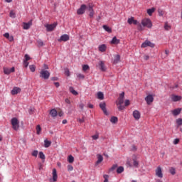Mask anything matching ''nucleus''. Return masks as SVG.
<instances>
[{
  "mask_svg": "<svg viewBox=\"0 0 182 182\" xmlns=\"http://www.w3.org/2000/svg\"><path fill=\"white\" fill-rule=\"evenodd\" d=\"M169 172L172 176H174L176 174V168H174L173 167H171L169 168Z\"/></svg>",
  "mask_w": 182,
  "mask_h": 182,
  "instance_id": "34",
  "label": "nucleus"
},
{
  "mask_svg": "<svg viewBox=\"0 0 182 182\" xmlns=\"http://www.w3.org/2000/svg\"><path fill=\"white\" fill-rule=\"evenodd\" d=\"M123 103H124V92L119 95L118 100L116 101L117 106H119V105H122Z\"/></svg>",
  "mask_w": 182,
  "mask_h": 182,
  "instance_id": "3",
  "label": "nucleus"
},
{
  "mask_svg": "<svg viewBox=\"0 0 182 182\" xmlns=\"http://www.w3.org/2000/svg\"><path fill=\"white\" fill-rule=\"evenodd\" d=\"M141 24L143 25V26H146V28H151V26H153L151 21L149 18H145L142 20Z\"/></svg>",
  "mask_w": 182,
  "mask_h": 182,
  "instance_id": "4",
  "label": "nucleus"
},
{
  "mask_svg": "<svg viewBox=\"0 0 182 182\" xmlns=\"http://www.w3.org/2000/svg\"><path fill=\"white\" fill-rule=\"evenodd\" d=\"M119 62H120V55H114L113 63L114 65H117V63Z\"/></svg>",
  "mask_w": 182,
  "mask_h": 182,
  "instance_id": "24",
  "label": "nucleus"
},
{
  "mask_svg": "<svg viewBox=\"0 0 182 182\" xmlns=\"http://www.w3.org/2000/svg\"><path fill=\"white\" fill-rule=\"evenodd\" d=\"M68 171H73V166L72 165H68Z\"/></svg>",
  "mask_w": 182,
  "mask_h": 182,
  "instance_id": "51",
  "label": "nucleus"
},
{
  "mask_svg": "<svg viewBox=\"0 0 182 182\" xmlns=\"http://www.w3.org/2000/svg\"><path fill=\"white\" fill-rule=\"evenodd\" d=\"M86 8L87 6L85 4L81 5L80 8L78 9L77 11V15H83V14H85V11H86Z\"/></svg>",
  "mask_w": 182,
  "mask_h": 182,
  "instance_id": "9",
  "label": "nucleus"
},
{
  "mask_svg": "<svg viewBox=\"0 0 182 182\" xmlns=\"http://www.w3.org/2000/svg\"><path fill=\"white\" fill-rule=\"evenodd\" d=\"M94 16H95V11L92 10V11H90V14H89L90 18H93Z\"/></svg>",
  "mask_w": 182,
  "mask_h": 182,
  "instance_id": "50",
  "label": "nucleus"
},
{
  "mask_svg": "<svg viewBox=\"0 0 182 182\" xmlns=\"http://www.w3.org/2000/svg\"><path fill=\"white\" fill-rule=\"evenodd\" d=\"M68 161L69 163L72 164L75 161V158L72 155H70L68 158Z\"/></svg>",
  "mask_w": 182,
  "mask_h": 182,
  "instance_id": "33",
  "label": "nucleus"
},
{
  "mask_svg": "<svg viewBox=\"0 0 182 182\" xmlns=\"http://www.w3.org/2000/svg\"><path fill=\"white\" fill-rule=\"evenodd\" d=\"M180 113H181V108H177L172 111V114L173 116H178Z\"/></svg>",
  "mask_w": 182,
  "mask_h": 182,
  "instance_id": "19",
  "label": "nucleus"
},
{
  "mask_svg": "<svg viewBox=\"0 0 182 182\" xmlns=\"http://www.w3.org/2000/svg\"><path fill=\"white\" fill-rule=\"evenodd\" d=\"M128 23L129 25H132L133 23V25H137V20H134V17H131L129 18H128Z\"/></svg>",
  "mask_w": 182,
  "mask_h": 182,
  "instance_id": "18",
  "label": "nucleus"
},
{
  "mask_svg": "<svg viewBox=\"0 0 182 182\" xmlns=\"http://www.w3.org/2000/svg\"><path fill=\"white\" fill-rule=\"evenodd\" d=\"M16 14H15V12L14 11H10V18H16Z\"/></svg>",
  "mask_w": 182,
  "mask_h": 182,
  "instance_id": "45",
  "label": "nucleus"
},
{
  "mask_svg": "<svg viewBox=\"0 0 182 182\" xmlns=\"http://www.w3.org/2000/svg\"><path fill=\"white\" fill-rule=\"evenodd\" d=\"M57 26V23H54L53 24H46L45 28H46L47 32H52V31H53Z\"/></svg>",
  "mask_w": 182,
  "mask_h": 182,
  "instance_id": "5",
  "label": "nucleus"
},
{
  "mask_svg": "<svg viewBox=\"0 0 182 182\" xmlns=\"http://www.w3.org/2000/svg\"><path fill=\"white\" fill-rule=\"evenodd\" d=\"M3 70L4 75H10V73H14V72H15V67H12L11 68L4 67Z\"/></svg>",
  "mask_w": 182,
  "mask_h": 182,
  "instance_id": "6",
  "label": "nucleus"
},
{
  "mask_svg": "<svg viewBox=\"0 0 182 182\" xmlns=\"http://www.w3.org/2000/svg\"><path fill=\"white\" fill-rule=\"evenodd\" d=\"M90 68L87 65H82V70L84 72H86V70H89Z\"/></svg>",
  "mask_w": 182,
  "mask_h": 182,
  "instance_id": "43",
  "label": "nucleus"
},
{
  "mask_svg": "<svg viewBox=\"0 0 182 182\" xmlns=\"http://www.w3.org/2000/svg\"><path fill=\"white\" fill-rule=\"evenodd\" d=\"M118 121V119L117 117H112L110 119L111 123H113L114 124H116V122Z\"/></svg>",
  "mask_w": 182,
  "mask_h": 182,
  "instance_id": "32",
  "label": "nucleus"
},
{
  "mask_svg": "<svg viewBox=\"0 0 182 182\" xmlns=\"http://www.w3.org/2000/svg\"><path fill=\"white\" fill-rule=\"evenodd\" d=\"M50 144H52V142L50 141H48L47 139L44 141V147L48 148L50 146Z\"/></svg>",
  "mask_w": 182,
  "mask_h": 182,
  "instance_id": "29",
  "label": "nucleus"
},
{
  "mask_svg": "<svg viewBox=\"0 0 182 182\" xmlns=\"http://www.w3.org/2000/svg\"><path fill=\"white\" fill-rule=\"evenodd\" d=\"M53 181L54 182L58 181V172L56 171V168L53 169Z\"/></svg>",
  "mask_w": 182,
  "mask_h": 182,
  "instance_id": "17",
  "label": "nucleus"
},
{
  "mask_svg": "<svg viewBox=\"0 0 182 182\" xmlns=\"http://www.w3.org/2000/svg\"><path fill=\"white\" fill-rule=\"evenodd\" d=\"M171 100H173V102H179V100H181V97L178 95H172Z\"/></svg>",
  "mask_w": 182,
  "mask_h": 182,
  "instance_id": "21",
  "label": "nucleus"
},
{
  "mask_svg": "<svg viewBox=\"0 0 182 182\" xmlns=\"http://www.w3.org/2000/svg\"><path fill=\"white\" fill-rule=\"evenodd\" d=\"M120 43V40L117 39V38L114 37L111 41L112 45H117Z\"/></svg>",
  "mask_w": 182,
  "mask_h": 182,
  "instance_id": "25",
  "label": "nucleus"
},
{
  "mask_svg": "<svg viewBox=\"0 0 182 182\" xmlns=\"http://www.w3.org/2000/svg\"><path fill=\"white\" fill-rule=\"evenodd\" d=\"M43 69L45 70H48V69H49V66H48V65H46V64H44L43 65Z\"/></svg>",
  "mask_w": 182,
  "mask_h": 182,
  "instance_id": "60",
  "label": "nucleus"
},
{
  "mask_svg": "<svg viewBox=\"0 0 182 182\" xmlns=\"http://www.w3.org/2000/svg\"><path fill=\"white\" fill-rule=\"evenodd\" d=\"M23 65L24 68H28V66H29V63L28 61H23Z\"/></svg>",
  "mask_w": 182,
  "mask_h": 182,
  "instance_id": "54",
  "label": "nucleus"
},
{
  "mask_svg": "<svg viewBox=\"0 0 182 182\" xmlns=\"http://www.w3.org/2000/svg\"><path fill=\"white\" fill-rule=\"evenodd\" d=\"M28 60H31V57L28 54H26L24 61L28 62Z\"/></svg>",
  "mask_w": 182,
  "mask_h": 182,
  "instance_id": "49",
  "label": "nucleus"
},
{
  "mask_svg": "<svg viewBox=\"0 0 182 182\" xmlns=\"http://www.w3.org/2000/svg\"><path fill=\"white\" fill-rule=\"evenodd\" d=\"M79 107H80V109L83 110V107H85V105H83V103H81V104H80Z\"/></svg>",
  "mask_w": 182,
  "mask_h": 182,
  "instance_id": "61",
  "label": "nucleus"
},
{
  "mask_svg": "<svg viewBox=\"0 0 182 182\" xmlns=\"http://www.w3.org/2000/svg\"><path fill=\"white\" fill-rule=\"evenodd\" d=\"M54 85L55 87H59V86H60V84H59V82H54Z\"/></svg>",
  "mask_w": 182,
  "mask_h": 182,
  "instance_id": "64",
  "label": "nucleus"
},
{
  "mask_svg": "<svg viewBox=\"0 0 182 182\" xmlns=\"http://www.w3.org/2000/svg\"><path fill=\"white\" fill-rule=\"evenodd\" d=\"M178 143H180V139H175L173 141V144H178Z\"/></svg>",
  "mask_w": 182,
  "mask_h": 182,
  "instance_id": "55",
  "label": "nucleus"
},
{
  "mask_svg": "<svg viewBox=\"0 0 182 182\" xmlns=\"http://www.w3.org/2000/svg\"><path fill=\"white\" fill-rule=\"evenodd\" d=\"M76 76L77 77H78V79H85V75L81 74V73H76Z\"/></svg>",
  "mask_w": 182,
  "mask_h": 182,
  "instance_id": "36",
  "label": "nucleus"
},
{
  "mask_svg": "<svg viewBox=\"0 0 182 182\" xmlns=\"http://www.w3.org/2000/svg\"><path fill=\"white\" fill-rule=\"evenodd\" d=\"M36 132L37 134H41V132H42V128H41V125H37Z\"/></svg>",
  "mask_w": 182,
  "mask_h": 182,
  "instance_id": "37",
  "label": "nucleus"
},
{
  "mask_svg": "<svg viewBox=\"0 0 182 182\" xmlns=\"http://www.w3.org/2000/svg\"><path fill=\"white\" fill-rule=\"evenodd\" d=\"M50 114L52 117H56V116H58V111H56L55 109H53L50 110Z\"/></svg>",
  "mask_w": 182,
  "mask_h": 182,
  "instance_id": "22",
  "label": "nucleus"
},
{
  "mask_svg": "<svg viewBox=\"0 0 182 182\" xmlns=\"http://www.w3.org/2000/svg\"><path fill=\"white\" fill-rule=\"evenodd\" d=\"M145 101L147 105H150L152 102H154V97L151 95H149L145 97Z\"/></svg>",
  "mask_w": 182,
  "mask_h": 182,
  "instance_id": "12",
  "label": "nucleus"
},
{
  "mask_svg": "<svg viewBox=\"0 0 182 182\" xmlns=\"http://www.w3.org/2000/svg\"><path fill=\"white\" fill-rule=\"evenodd\" d=\"M124 105H125L126 107L129 106L130 105V100H126L125 102H124Z\"/></svg>",
  "mask_w": 182,
  "mask_h": 182,
  "instance_id": "52",
  "label": "nucleus"
},
{
  "mask_svg": "<svg viewBox=\"0 0 182 182\" xmlns=\"http://www.w3.org/2000/svg\"><path fill=\"white\" fill-rule=\"evenodd\" d=\"M154 11H156V9L155 8H151V9H149L147 10V14L148 15H149V16H151L154 12Z\"/></svg>",
  "mask_w": 182,
  "mask_h": 182,
  "instance_id": "27",
  "label": "nucleus"
},
{
  "mask_svg": "<svg viewBox=\"0 0 182 182\" xmlns=\"http://www.w3.org/2000/svg\"><path fill=\"white\" fill-rule=\"evenodd\" d=\"M50 77V73L47 70L42 69L40 72V77L42 79H45V80H48L49 77Z\"/></svg>",
  "mask_w": 182,
  "mask_h": 182,
  "instance_id": "1",
  "label": "nucleus"
},
{
  "mask_svg": "<svg viewBox=\"0 0 182 182\" xmlns=\"http://www.w3.org/2000/svg\"><path fill=\"white\" fill-rule=\"evenodd\" d=\"M100 107L106 116L109 114V113H107V109H106V102H101L100 104Z\"/></svg>",
  "mask_w": 182,
  "mask_h": 182,
  "instance_id": "10",
  "label": "nucleus"
},
{
  "mask_svg": "<svg viewBox=\"0 0 182 182\" xmlns=\"http://www.w3.org/2000/svg\"><path fill=\"white\" fill-rule=\"evenodd\" d=\"M65 75H67V76H70V74L69 73V70H65Z\"/></svg>",
  "mask_w": 182,
  "mask_h": 182,
  "instance_id": "63",
  "label": "nucleus"
},
{
  "mask_svg": "<svg viewBox=\"0 0 182 182\" xmlns=\"http://www.w3.org/2000/svg\"><path fill=\"white\" fill-rule=\"evenodd\" d=\"M164 28H165L166 31H168L171 28L170 26H168V24H167V23H165Z\"/></svg>",
  "mask_w": 182,
  "mask_h": 182,
  "instance_id": "53",
  "label": "nucleus"
},
{
  "mask_svg": "<svg viewBox=\"0 0 182 182\" xmlns=\"http://www.w3.org/2000/svg\"><path fill=\"white\" fill-rule=\"evenodd\" d=\"M92 139L93 140H97V139H99V134L97 133V134H95V135H92Z\"/></svg>",
  "mask_w": 182,
  "mask_h": 182,
  "instance_id": "44",
  "label": "nucleus"
},
{
  "mask_svg": "<svg viewBox=\"0 0 182 182\" xmlns=\"http://www.w3.org/2000/svg\"><path fill=\"white\" fill-rule=\"evenodd\" d=\"M155 174L156 177H159V178H163V171L161 170V167L158 166L156 169L155 170Z\"/></svg>",
  "mask_w": 182,
  "mask_h": 182,
  "instance_id": "8",
  "label": "nucleus"
},
{
  "mask_svg": "<svg viewBox=\"0 0 182 182\" xmlns=\"http://www.w3.org/2000/svg\"><path fill=\"white\" fill-rule=\"evenodd\" d=\"M37 43H38V46H39V47H42L44 45L43 41L42 40L37 41Z\"/></svg>",
  "mask_w": 182,
  "mask_h": 182,
  "instance_id": "40",
  "label": "nucleus"
},
{
  "mask_svg": "<svg viewBox=\"0 0 182 182\" xmlns=\"http://www.w3.org/2000/svg\"><path fill=\"white\" fill-rule=\"evenodd\" d=\"M69 90L72 95H74V96H77L78 93L76 90L73 88V87H70Z\"/></svg>",
  "mask_w": 182,
  "mask_h": 182,
  "instance_id": "26",
  "label": "nucleus"
},
{
  "mask_svg": "<svg viewBox=\"0 0 182 182\" xmlns=\"http://www.w3.org/2000/svg\"><path fill=\"white\" fill-rule=\"evenodd\" d=\"M70 37L68 34H64L60 36V38L58 39V42H68L69 41Z\"/></svg>",
  "mask_w": 182,
  "mask_h": 182,
  "instance_id": "11",
  "label": "nucleus"
},
{
  "mask_svg": "<svg viewBox=\"0 0 182 182\" xmlns=\"http://www.w3.org/2000/svg\"><path fill=\"white\" fill-rule=\"evenodd\" d=\"M89 12L92 11H94L93 10V4H88V8H87Z\"/></svg>",
  "mask_w": 182,
  "mask_h": 182,
  "instance_id": "38",
  "label": "nucleus"
},
{
  "mask_svg": "<svg viewBox=\"0 0 182 182\" xmlns=\"http://www.w3.org/2000/svg\"><path fill=\"white\" fill-rule=\"evenodd\" d=\"M103 29H105V31H106L107 32H108L109 33H112V28H110L109 26L104 25L102 26Z\"/></svg>",
  "mask_w": 182,
  "mask_h": 182,
  "instance_id": "31",
  "label": "nucleus"
},
{
  "mask_svg": "<svg viewBox=\"0 0 182 182\" xmlns=\"http://www.w3.org/2000/svg\"><path fill=\"white\" fill-rule=\"evenodd\" d=\"M38 168L39 170H43V164H38Z\"/></svg>",
  "mask_w": 182,
  "mask_h": 182,
  "instance_id": "57",
  "label": "nucleus"
},
{
  "mask_svg": "<svg viewBox=\"0 0 182 182\" xmlns=\"http://www.w3.org/2000/svg\"><path fill=\"white\" fill-rule=\"evenodd\" d=\"M11 123L14 130H18L19 129V120H18V118H12L11 120Z\"/></svg>",
  "mask_w": 182,
  "mask_h": 182,
  "instance_id": "2",
  "label": "nucleus"
},
{
  "mask_svg": "<svg viewBox=\"0 0 182 182\" xmlns=\"http://www.w3.org/2000/svg\"><path fill=\"white\" fill-rule=\"evenodd\" d=\"M103 178H105L104 182H109V175H104Z\"/></svg>",
  "mask_w": 182,
  "mask_h": 182,
  "instance_id": "47",
  "label": "nucleus"
},
{
  "mask_svg": "<svg viewBox=\"0 0 182 182\" xmlns=\"http://www.w3.org/2000/svg\"><path fill=\"white\" fill-rule=\"evenodd\" d=\"M97 161L95 163V166H99L102 161H103V156H102L100 154H98L97 155Z\"/></svg>",
  "mask_w": 182,
  "mask_h": 182,
  "instance_id": "13",
  "label": "nucleus"
},
{
  "mask_svg": "<svg viewBox=\"0 0 182 182\" xmlns=\"http://www.w3.org/2000/svg\"><path fill=\"white\" fill-rule=\"evenodd\" d=\"M23 29L28 30L31 26H32V20L28 21V23H23Z\"/></svg>",
  "mask_w": 182,
  "mask_h": 182,
  "instance_id": "15",
  "label": "nucleus"
},
{
  "mask_svg": "<svg viewBox=\"0 0 182 182\" xmlns=\"http://www.w3.org/2000/svg\"><path fill=\"white\" fill-rule=\"evenodd\" d=\"M18 93H21V88L18 87H14L11 90V95H18Z\"/></svg>",
  "mask_w": 182,
  "mask_h": 182,
  "instance_id": "16",
  "label": "nucleus"
},
{
  "mask_svg": "<svg viewBox=\"0 0 182 182\" xmlns=\"http://www.w3.org/2000/svg\"><path fill=\"white\" fill-rule=\"evenodd\" d=\"M106 49H107V47H106V46L105 44L100 45L98 47V50H99L100 52H102L103 53V52H105L106 50Z\"/></svg>",
  "mask_w": 182,
  "mask_h": 182,
  "instance_id": "23",
  "label": "nucleus"
},
{
  "mask_svg": "<svg viewBox=\"0 0 182 182\" xmlns=\"http://www.w3.org/2000/svg\"><path fill=\"white\" fill-rule=\"evenodd\" d=\"M98 65L100 66V70H102V72H105L106 70V67L105 66V63L103 61H100Z\"/></svg>",
  "mask_w": 182,
  "mask_h": 182,
  "instance_id": "20",
  "label": "nucleus"
},
{
  "mask_svg": "<svg viewBox=\"0 0 182 182\" xmlns=\"http://www.w3.org/2000/svg\"><path fill=\"white\" fill-rule=\"evenodd\" d=\"M97 98L100 99V100H103V99H105V95H103V92H99L97 93Z\"/></svg>",
  "mask_w": 182,
  "mask_h": 182,
  "instance_id": "28",
  "label": "nucleus"
},
{
  "mask_svg": "<svg viewBox=\"0 0 182 182\" xmlns=\"http://www.w3.org/2000/svg\"><path fill=\"white\" fill-rule=\"evenodd\" d=\"M123 171H124V168L123 166H119L117 169V173L118 174H122V173H123Z\"/></svg>",
  "mask_w": 182,
  "mask_h": 182,
  "instance_id": "30",
  "label": "nucleus"
},
{
  "mask_svg": "<svg viewBox=\"0 0 182 182\" xmlns=\"http://www.w3.org/2000/svg\"><path fill=\"white\" fill-rule=\"evenodd\" d=\"M51 80H53V82L58 80V77H51Z\"/></svg>",
  "mask_w": 182,
  "mask_h": 182,
  "instance_id": "62",
  "label": "nucleus"
},
{
  "mask_svg": "<svg viewBox=\"0 0 182 182\" xmlns=\"http://www.w3.org/2000/svg\"><path fill=\"white\" fill-rule=\"evenodd\" d=\"M117 168V165H113L111 168V171H113V170H116Z\"/></svg>",
  "mask_w": 182,
  "mask_h": 182,
  "instance_id": "58",
  "label": "nucleus"
},
{
  "mask_svg": "<svg viewBox=\"0 0 182 182\" xmlns=\"http://www.w3.org/2000/svg\"><path fill=\"white\" fill-rule=\"evenodd\" d=\"M29 69L31 72H35V70H36V67L35 66V65H29Z\"/></svg>",
  "mask_w": 182,
  "mask_h": 182,
  "instance_id": "35",
  "label": "nucleus"
},
{
  "mask_svg": "<svg viewBox=\"0 0 182 182\" xmlns=\"http://www.w3.org/2000/svg\"><path fill=\"white\" fill-rule=\"evenodd\" d=\"M39 157L40 159H41V160H45V154H43V152H39Z\"/></svg>",
  "mask_w": 182,
  "mask_h": 182,
  "instance_id": "41",
  "label": "nucleus"
},
{
  "mask_svg": "<svg viewBox=\"0 0 182 182\" xmlns=\"http://www.w3.org/2000/svg\"><path fill=\"white\" fill-rule=\"evenodd\" d=\"M4 38H6V39H8L10 36H9V33H6L4 34Z\"/></svg>",
  "mask_w": 182,
  "mask_h": 182,
  "instance_id": "59",
  "label": "nucleus"
},
{
  "mask_svg": "<svg viewBox=\"0 0 182 182\" xmlns=\"http://www.w3.org/2000/svg\"><path fill=\"white\" fill-rule=\"evenodd\" d=\"M38 151L35 150L31 153V156H33V157H38Z\"/></svg>",
  "mask_w": 182,
  "mask_h": 182,
  "instance_id": "46",
  "label": "nucleus"
},
{
  "mask_svg": "<svg viewBox=\"0 0 182 182\" xmlns=\"http://www.w3.org/2000/svg\"><path fill=\"white\" fill-rule=\"evenodd\" d=\"M176 124H178V126H182V119L179 118L176 119Z\"/></svg>",
  "mask_w": 182,
  "mask_h": 182,
  "instance_id": "42",
  "label": "nucleus"
},
{
  "mask_svg": "<svg viewBox=\"0 0 182 182\" xmlns=\"http://www.w3.org/2000/svg\"><path fill=\"white\" fill-rule=\"evenodd\" d=\"M133 116L135 120H139L141 117L140 112L138 110H134L133 112Z\"/></svg>",
  "mask_w": 182,
  "mask_h": 182,
  "instance_id": "14",
  "label": "nucleus"
},
{
  "mask_svg": "<svg viewBox=\"0 0 182 182\" xmlns=\"http://www.w3.org/2000/svg\"><path fill=\"white\" fill-rule=\"evenodd\" d=\"M147 46H149V48H154L155 45L151 41L146 40L141 44V48H147Z\"/></svg>",
  "mask_w": 182,
  "mask_h": 182,
  "instance_id": "7",
  "label": "nucleus"
},
{
  "mask_svg": "<svg viewBox=\"0 0 182 182\" xmlns=\"http://www.w3.org/2000/svg\"><path fill=\"white\" fill-rule=\"evenodd\" d=\"M118 106V110L122 111V110H124V106L122 105H119Z\"/></svg>",
  "mask_w": 182,
  "mask_h": 182,
  "instance_id": "48",
  "label": "nucleus"
},
{
  "mask_svg": "<svg viewBox=\"0 0 182 182\" xmlns=\"http://www.w3.org/2000/svg\"><path fill=\"white\" fill-rule=\"evenodd\" d=\"M133 166L134 167H139V161L136 159H133Z\"/></svg>",
  "mask_w": 182,
  "mask_h": 182,
  "instance_id": "39",
  "label": "nucleus"
},
{
  "mask_svg": "<svg viewBox=\"0 0 182 182\" xmlns=\"http://www.w3.org/2000/svg\"><path fill=\"white\" fill-rule=\"evenodd\" d=\"M9 42H14V36H10L8 38H7Z\"/></svg>",
  "mask_w": 182,
  "mask_h": 182,
  "instance_id": "56",
  "label": "nucleus"
}]
</instances>
